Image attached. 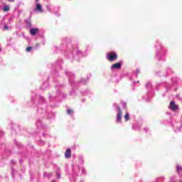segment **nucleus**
<instances>
[{"label": "nucleus", "instance_id": "1", "mask_svg": "<svg viewBox=\"0 0 182 182\" xmlns=\"http://www.w3.org/2000/svg\"><path fill=\"white\" fill-rule=\"evenodd\" d=\"M107 58L109 62H114V60H117V53L115 52H110L107 54Z\"/></svg>", "mask_w": 182, "mask_h": 182}, {"label": "nucleus", "instance_id": "2", "mask_svg": "<svg viewBox=\"0 0 182 182\" xmlns=\"http://www.w3.org/2000/svg\"><path fill=\"white\" fill-rule=\"evenodd\" d=\"M169 109L176 112V110H178V105H176L174 101H171L169 103Z\"/></svg>", "mask_w": 182, "mask_h": 182}, {"label": "nucleus", "instance_id": "3", "mask_svg": "<svg viewBox=\"0 0 182 182\" xmlns=\"http://www.w3.org/2000/svg\"><path fill=\"white\" fill-rule=\"evenodd\" d=\"M117 122L120 123L122 122V108L120 107H117Z\"/></svg>", "mask_w": 182, "mask_h": 182}, {"label": "nucleus", "instance_id": "4", "mask_svg": "<svg viewBox=\"0 0 182 182\" xmlns=\"http://www.w3.org/2000/svg\"><path fill=\"white\" fill-rule=\"evenodd\" d=\"M65 157L66 159H70V157H72V149H70V148L67 149L65 151Z\"/></svg>", "mask_w": 182, "mask_h": 182}, {"label": "nucleus", "instance_id": "5", "mask_svg": "<svg viewBox=\"0 0 182 182\" xmlns=\"http://www.w3.org/2000/svg\"><path fill=\"white\" fill-rule=\"evenodd\" d=\"M111 69L112 70H113V69H117V70L122 69V63H117L113 64L111 66Z\"/></svg>", "mask_w": 182, "mask_h": 182}, {"label": "nucleus", "instance_id": "6", "mask_svg": "<svg viewBox=\"0 0 182 182\" xmlns=\"http://www.w3.org/2000/svg\"><path fill=\"white\" fill-rule=\"evenodd\" d=\"M38 32H39V28H31L30 30V33L31 35H32L33 36H34V35H36L38 33Z\"/></svg>", "mask_w": 182, "mask_h": 182}, {"label": "nucleus", "instance_id": "7", "mask_svg": "<svg viewBox=\"0 0 182 182\" xmlns=\"http://www.w3.org/2000/svg\"><path fill=\"white\" fill-rule=\"evenodd\" d=\"M36 11H38V12H43V10H42V5L41 4H37L36 5Z\"/></svg>", "mask_w": 182, "mask_h": 182}, {"label": "nucleus", "instance_id": "8", "mask_svg": "<svg viewBox=\"0 0 182 182\" xmlns=\"http://www.w3.org/2000/svg\"><path fill=\"white\" fill-rule=\"evenodd\" d=\"M10 8L9 7V6H4L3 8V11L4 12H8V11H9Z\"/></svg>", "mask_w": 182, "mask_h": 182}, {"label": "nucleus", "instance_id": "9", "mask_svg": "<svg viewBox=\"0 0 182 182\" xmlns=\"http://www.w3.org/2000/svg\"><path fill=\"white\" fill-rule=\"evenodd\" d=\"M129 113H126V114L124 115V119L125 122H127L129 120Z\"/></svg>", "mask_w": 182, "mask_h": 182}, {"label": "nucleus", "instance_id": "10", "mask_svg": "<svg viewBox=\"0 0 182 182\" xmlns=\"http://www.w3.org/2000/svg\"><path fill=\"white\" fill-rule=\"evenodd\" d=\"M67 113H68V114H72V113H73V109H68Z\"/></svg>", "mask_w": 182, "mask_h": 182}, {"label": "nucleus", "instance_id": "11", "mask_svg": "<svg viewBox=\"0 0 182 182\" xmlns=\"http://www.w3.org/2000/svg\"><path fill=\"white\" fill-rule=\"evenodd\" d=\"M26 50L27 52H31V50H32V47H27L26 49Z\"/></svg>", "mask_w": 182, "mask_h": 182}, {"label": "nucleus", "instance_id": "12", "mask_svg": "<svg viewBox=\"0 0 182 182\" xmlns=\"http://www.w3.org/2000/svg\"><path fill=\"white\" fill-rule=\"evenodd\" d=\"M4 29H5V31H6V30H8L9 29V27L7 26H4Z\"/></svg>", "mask_w": 182, "mask_h": 182}, {"label": "nucleus", "instance_id": "13", "mask_svg": "<svg viewBox=\"0 0 182 182\" xmlns=\"http://www.w3.org/2000/svg\"><path fill=\"white\" fill-rule=\"evenodd\" d=\"M9 2H14L15 0H7Z\"/></svg>", "mask_w": 182, "mask_h": 182}, {"label": "nucleus", "instance_id": "14", "mask_svg": "<svg viewBox=\"0 0 182 182\" xmlns=\"http://www.w3.org/2000/svg\"><path fill=\"white\" fill-rule=\"evenodd\" d=\"M58 178H60V174H58Z\"/></svg>", "mask_w": 182, "mask_h": 182}, {"label": "nucleus", "instance_id": "15", "mask_svg": "<svg viewBox=\"0 0 182 182\" xmlns=\"http://www.w3.org/2000/svg\"><path fill=\"white\" fill-rule=\"evenodd\" d=\"M36 2H39V0H36Z\"/></svg>", "mask_w": 182, "mask_h": 182}, {"label": "nucleus", "instance_id": "16", "mask_svg": "<svg viewBox=\"0 0 182 182\" xmlns=\"http://www.w3.org/2000/svg\"><path fill=\"white\" fill-rule=\"evenodd\" d=\"M2 50V49L0 48V52Z\"/></svg>", "mask_w": 182, "mask_h": 182}, {"label": "nucleus", "instance_id": "17", "mask_svg": "<svg viewBox=\"0 0 182 182\" xmlns=\"http://www.w3.org/2000/svg\"><path fill=\"white\" fill-rule=\"evenodd\" d=\"M51 182H55V181H52Z\"/></svg>", "mask_w": 182, "mask_h": 182}]
</instances>
